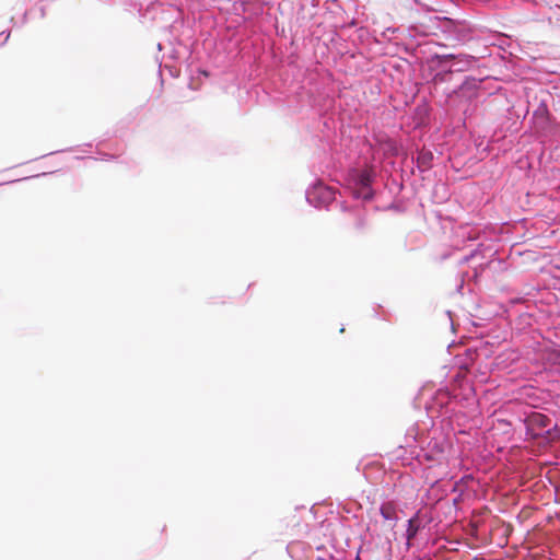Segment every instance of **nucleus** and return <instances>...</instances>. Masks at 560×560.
I'll return each instance as SVG.
<instances>
[{
  "label": "nucleus",
  "instance_id": "obj_8",
  "mask_svg": "<svg viewBox=\"0 0 560 560\" xmlns=\"http://www.w3.org/2000/svg\"><path fill=\"white\" fill-rule=\"evenodd\" d=\"M307 203L316 209H329L336 201V191L323 180L316 179L305 190Z\"/></svg>",
  "mask_w": 560,
  "mask_h": 560
},
{
  "label": "nucleus",
  "instance_id": "obj_18",
  "mask_svg": "<svg viewBox=\"0 0 560 560\" xmlns=\"http://www.w3.org/2000/svg\"><path fill=\"white\" fill-rule=\"evenodd\" d=\"M380 513L386 521H392L395 523L398 521L396 508L392 503L382 504L380 508Z\"/></svg>",
  "mask_w": 560,
  "mask_h": 560
},
{
  "label": "nucleus",
  "instance_id": "obj_28",
  "mask_svg": "<svg viewBox=\"0 0 560 560\" xmlns=\"http://www.w3.org/2000/svg\"><path fill=\"white\" fill-rule=\"evenodd\" d=\"M39 11H40V18H45V15H46L45 7H40Z\"/></svg>",
  "mask_w": 560,
  "mask_h": 560
},
{
  "label": "nucleus",
  "instance_id": "obj_29",
  "mask_svg": "<svg viewBox=\"0 0 560 560\" xmlns=\"http://www.w3.org/2000/svg\"><path fill=\"white\" fill-rule=\"evenodd\" d=\"M331 556H332V555H329V557H328V558L317 557L315 560H332V559H331Z\"/></svg>",
  "mask_w": 560,
  "mask_h": 560
},
{
  "label": "nucleus",
  "instance_id": "obj_14",
  "mask_svg": "<svg viewBox=\"0 0 560 560\" xmlns=\"http://www.w3.org/2000/svg\"><path fill=\"white\" fill-rule=\"evenodd\" d=\"M462 248L463 247H453L451 250L442 254L441 260H445L447 258H456V261L458 264H465L469 261H475L480 255V247H476V249L472 250L470 254L458 256L457 254Z\"/></svg>",
  "mask_w": 560,
  "mask_h": 560
},
{
  "label": "nucleus",
  "instance_id": "obj_34",
  "mask_svg": "<svg viewBox=\"0 0 560 560\" xmlns=\"http://www.w3.org/2000/svg\"><path fill=\"white\" fill-rule=\"evenodd\" d=\"M425 124V118H421V121L419 122V125H423Z\"/></svg>",
  "mask_w": 560,
  "mask_h": 560
},
{
  "label": "nucleus",
  "instance_id": "obj_36",
  "mask_svg": "<svg viewBox=\"0 0 560 560\" xmlns=\"http://www.w3.org/2000/svg\"><path fill=\"white\" fill-rule=\"evenodd\" d=\"M355 560H360V557H359V556H357V557H355Z\"/></svg>",
  "mask_w": 560,
  "mask_h": 560
},
{
  "label": "nucleus",
  "instance_id": "obj_31",
  "mask_svg": "<svg viewBox=\"0 0 560 560\" xmlns=\"http://www.w3.org/2000/svg\"><path fill=\"white\" fill-rule=\"evenodd\" d=\"M331 559L332 560H345L343 558H338V557H335V556H331Z\"/></svg>",
  "mask_w": 560,
  "mask_h": 560
},
{
  "label": "nucleus",
  "instance_id": "obj_16",
  "mask_svg": "<svg viewBox=\"0 0 560 560\" xmlns=\"http://www.w3.org/2000/svg\"><path fill=\"white\" fill-rule=\"evenodd\" d=\"M305 550L311 552L312 547L303 541H292L287 546L288 553L295 560H304L306 557L301 555V552H304Z\"/></svg>",
  "mask_w": 560,
  "mask_h": 560
},
{
  "label": "nucleus",
  "instance_id": "obj_6",
  "mask_svg": "<svg viewBox=\"0 0 560 560\" xmlns=\"http://www.w3.org/2000/svg\"><path fill=\"white\" fill-rule=\"evenodd\" d=\"M345 190L354 200L371 201L375 197L372 175L363 170L350 168L345 177Z\"/></svg>",
  "mask_w": 560,
  "mask_h": 560
},
{
  "label": "nucleus",
  "instance_id": "obj_3",
  "mask_svg": "<svg viewBox=\"0 0 560 560\" xmlns=\"http://www.w3.org/2000/svg\"><path fill=\"white\" fill-rule=\"evenodd\" d=\"M452 445V440L447 435L433 429L427 441L416 446L411 454L420 464H427L429 468L442 466L446 468Z\"/></svg>",
  "mask_w": 560,
  "mask_h": 560
},
{
  "label": "nucleus",
  "instance_id": "obj_2",
  "mask_svg": "<svg viewBox=\"0 0 560 560\" xmlns=\"http://www.w3.org/2000/svg\"><path fill=\"white\" fill-rule=\"evenodd\" d=\"M127 11L136 12L141 23L171 22L167 25L166 43H159L158 49L168 48V58L173 60L189 59L192 54V30L185 27L179 20L178 0H124Z\"/></svg>",
  "mask_w": 560,
  "mask_h": 560
},
{
  "label": "nucleus",
  "instance_id": "obj_4",
  "mask_svg": "<svg viewBox=\"0 0 560 560\" xmlns=\"http://www.w3.org/2000/svg\"><path fill=\"white\" fill-rule=\"evenodd\" d=\"M522 421L527 441L548 447L560 440V427L540 411H530Z\"/></svg>",
  "mask_w": 560,
  "mask_h": 560
},
{
  "label": "nucleus",
  "instance_id": "obj_37",
  "mask_svg": "<svg viewBox=\"0 0 560 560\" xmlns=\"http://www.w3.org/2000/svg\"><path fill=\"white\" fill-rule=\"evenodd\" d=\"M416 560H424V559H422V558H417Z\"/></svg>",
  "mask_w": 560,
  "mask_h": 560
},
{
  "label": "nucleus",
  "instance_id": "obj_26",
  "mask_svg": "<svg viewBox=\"0 0 560 560\" xmlns=\"http://www.w3.org/2000/svg\"><path fill=\"white\" fill-rule=\"evenodd\" d=\"M199 73L206 78L209 77V71L205 70V69H199Z\"/></svg>",
  "mask_w": 560,
  "mask_h": 560
},
{
  "label": "nucleus",
  "instance_id": "obj_21",
  "mask_svg": "<svg viewBox=\"0 0 560 560\" xmlns=\"http://www.w3.org/2000/svg\"><path fill=\"white\" fill-rule=\"evenodd\" d=\"M0 37H3L2 40L0 42V46H3L8 42L9 37H10V31L1 32L0 33Z\"/></svg>",
  "mask_w": 560,
  "mask_h": 560
},
{
  "label": "nucleus",
  "instance_id": "obj_10",
  "mask_svg": "<svg viewBox=\"0 0 560 560\" xmlns=\"http://www.w3.org/2000/svg\"><path fill=\"white\" fill-rule=\"evenodd\" d=\"M530 127L534 133L544 140H552L560 135V124L552 113L530 118Z\"/></svg>",
  "mask_w": 560,
  "mask_h": 560
},
{
  "label": "nucleus",
  "instance_id": "obj_13",
  "mask_svg": "<svg viewBox=\"0 0 560 560\" xmlns=\"http://www.w3.org/2000/svg\"><path fill=\"white\" fill-rule=\"evenodd\" d=\"M520 248L521 247H509V249H510L509 256L511 258H513L514 255L517 256L521 259L520 264H522V265L535 264L544 258V257H541V255L538 250H535V249L520 250Z\"/></svg>",
  "mask_w": 560,
  "mask_h": 560
},
{
  "label": "nucleus",
  "instance_id": "obj_12",
  "mask_svg": "<svg viewBox=\"0 0 560 560\" xmlns=\"http://www.w3.org/2000/svg\"><path fill=\"white\" fill-rule=\"evenodd\" d=\"M434 154L431 150L421 148L417 150V154L412 158V162L416 163L419 172L424 173L432 168Z\"/></svg>",
  "mask_w": 560,
  "mask_h": 560
},
{
  "label": "nucleus",
  "instance_id": "obj_11",
  "mask_svg": "<svg viewBox=\"0 0 560 560\" xmlns=\"http://www.w3.org/2000/svg\"><path fill=\"white\" fill-rule=\"evenodd\" d=\"M430 520H424L420 511H417L408 521L406 527V548L409 550L413 545L418 534L424 529Z\"/></svg>",
  "mask_w": 560,
  "mask_h": 560
},
{
  "label": "nucleus",
  "instance_id": "obj_17",
  "mask_svg": "<svg viewBox=\"0 0 560 560\" xmlns=\"http://www.w3.org/2000/svg\"><path fill=\"white\" fill-rule=\"evenodd\" d=\"M541 359L550 368H560V347L546 348L541 353Z\"/></svg>",
  "mask_w": 560,
  "mask_h": 560
},
{
  "label": "nucleus",
  "instance_id": "obj_5",
  "mask_svg": "<svg viewBox=\"0 0 560 560\" xmlns=\"http://www.w3.org/2000/svg\"><path fill=\"white\" fill-rule=\"evenodd\" d=\"M440 27L446 39L459 45L478 40L482 37L483 33L481 27L466 20H454L450 18H445Z\"/></svg>",
  "mask_w": 560,
  "mask_h": 560
},
{
  "label": "nucleus",
  "instance_id": "obj_32",
  "mask_svg": "<svg viewBox=\"0 0 560 560\" xmlns=\"http://www.w3.org/2000/svg\"><path fill=\"white\" fill-rule=\"evenodd\" d=\"M511 245L518 246V245H523V243H522V242H514V243H512Z\"/></svg>",
  "mask_w": 560,
  "mask_h": 560
},
{
  "label": "nucleus",
  "instance_id": "obj_33",
  "mask_svg": "<svg viewBox=\"0 0 560 560\" xmlns=\"http://www.w3.org/2000/svg\"><path fill=\"white\" fill-rule=\"evenodd\" d=\"M483 248H485L486 250H489V252H491V250L493 249V247H492V246L483 247Z\"/></svg>",
  "mask_w": 560,
  "mask_h": 560
},
{
  "label": "nucleus",
  "instance_id": "obj_35",
  "mask_svg": "<svg viewBox=\"0 0 560 560\" xmlns=\"http://www.w3.org/2000/svg\"><path fill=\"white\" fill-rule=\"evenodd\" d=\"M389 208H390V209H397V207H396L394 203H392V205L389 206Z\"/></svg>",
  "mask_w": 560,
  "mask_h": 560
},
{
  "label": "nucleus",
  "instance_id": "obj_15",
  "mask_svg": "<svg viewBox=\"0 0 560 560\" xmlns=\"http://www.w3.org/2000/svg\"><path fill=\"white\" fill-rule=\"evenodd\" d=\"M486 265L487 264H485V262H478V264L474 265L472 271L463 272L460 275V281L456 287V291L460 294L463 293L462 291L464 289V284H465L466 280H468V281L474 280L475 282H477V279L480 276V270H482Z\"/></svg>",
  "mask_w": 560,
  "mask_h": 560
},
{
  "label": "nucleus",
  "instance_id": "obj_25",
  "mask_svg": "<svg viewBox=\"0 0 560 560\" xmlns=\"http://www.w3.org/2000/svg\"><path fill=\"white\" fill-rule=\"evenodd\" d=\"M27 22V12L25 11L22 16L21 25H24Z\"/></svg>",
  "mask_w": 560,
  "mask_h": 560
},
{
  "label": "nucleus",
  "instance_id": "obj_24",
  "mask_svg": "<svg viewBox=\"0 0 560 560\" xmlns=\"http://www.w3.org/2000/svg\"><path fill=\"white\" fill-rule=\"evenodd\" d=\"M417 112H418V113L423 112V114H424L425 116H429V110H428V108H427V107H423V108H421V107H417Z\"/></svg>",
  "mask_w": 560,
  "mask_h": 560
},
{
  "label": "nucleus",
  "instance_id": "obj_22",
  "mask_svg": "<svg viewBox=\"0 0 560 560\" xmlns=\"http://www.w3.org/2000/svg\"><path fill=\"white\" fill-rule=\"evenodd\" d=\"M100 155H101L100 159L103 160V161H110V160L115 159V155H113L110 153L102 152V153H100Z\"/></svg>",
  "mask_w": 560,
  "mask_h": 560
},
{
  "label": "nucleus",
  "instance_id": "obj_20",
  "mask_svg": "<svg viewBox=\"0 0 560 560\" xmlns=\"http://www.w3.org/2000/svg\"><path fill=\"white\" fill-rule=\"evenodd\" d=\"M50 174L51 173H49V172H43L40 174H36V175H33V176L23 177V178H21V180H27V179H31V178H36V177H40V176H47V175H50ZM16 182H20V179L10 180V182H7L5 184H13V183H16Z\"/></svg>",
  "mask_w": 560,
  "mask_h": 560
},
{
  "label": "nucleus",
  "instance_id": "obj_27",
  "mask_svg": "<svg viewBox=\"0 0 560 560\" xmlns=\"http://www.w3.org/2000/svg\"><path fill=\"white\" fill-rule=\"evenodd\" d=\"M65 150H58V151H55V152H49L48 154H44L42 155V158L46 156V155H52L55 153H58V152H63ZM67 151H72V149H68Z\"/></svg>",
  "mask_w": 560,
  "mask_h": 560
},
{
  "label": "nucleus",
  "instance_id": "obj_9",
  "mask_svg": "<svg viewBox=\"0 0 560 560\" xmlns=\"http://www.w3.org/2000/svg\"><path fill=\"white\" fill-rule=\"evenodd\" d=\"M555 104L556 96L547 89L539 88L533 93H527V110L533 112L530 118L551 114Z\"/></svg>",
  "mask_w": 560,
  "mask_h": 560
},
{
  "label": "nucleus",
  "instance_id": "obj_7",
  "mask_svg": "<svg viewBox=\"0 0 560 560\" xmlns=\"http://www.w3.org/2000/svg\"><path fill=\"white\" fill-rule=\"evenodd\" d=\"M457 406L456 396L452 395L446 388H439L425 402V410L431 419L452 422L456 416Z\"/></svg>",
  "mask_w": 560,
  "mask_h": 560
},
{
  "label": "nucleus",
  "instance_id": "obj_1",
  "mask_svg": "<svg viewBox=\"0 0 560 560\" xmlns=\"http://www.w3.org/2000/svg\"><path fill=\"white\" fill-rule=\"evenodd\" d=\"M429 82L440 90L450 106L464 105L465 119L472 115L474 104L486 91L489 77L481 58L467 52L431 54L427 58Z\"/></svg>",
  "mask_w": 560,
  "mask_h": 560
},
{
  "label": "nucleus",
  "instance_id": "obj_19",
  "mask_svg": "<svg viewBox=\"0 0 560 560\" xmlns=\"http://www.w3.org/2000/svg\"><path fill=\"white\" fill-rule=\"evenodd\" d=\"M368 226L366 218L362 210L355 211V221H354V228L355 230L363 232L365 228Z\"/></svg>",
  "mask_w": 560,
  "mask_h": 560
},
{
  "label": "nucleus",
  "instance_id": "obj_30",
  "mask_svg": "<svg viewBox=\"0 0 560 560\" xmlns=\"http://www.w3.org/2000/svg\"><path fill=\"white\" fill-rule=\"evenodd\" d=\"M340 207H341V210H342V211H347V207H346L345 202H341V203H340Z\"/></svg>",
  "mask_w": 560,
  "mask_h": 560
},
{
  "label": "nucleus",
  "instance_id": "obj_23",
  "mask_svg": "<svg viewBox=\"0 0 560 560\" xmlns=\"http://www.w3.org/2000/svg\"><path fill=\"white\" fill-rule=\"evenodd\" d=\"M331 166H332L334 168L341 167V166H342V163H341V161H340V158H338V159H337V162H332V163H331Z\"/></svg>",
  "mask_w": 560,
  "mask_h": 560
}]
</instances>
